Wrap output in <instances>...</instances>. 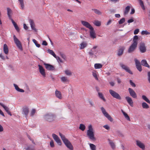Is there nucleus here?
I'll use <instances>...</instances> for the list:
<instances>
[{
    "instance_id": "obj_1",
    "label": "nucleus",
    "mask_w": 150,
    "mask_h": 150,
    "mask_svg": "<svg viewBox=\"0 0 150 150\" xmlns=\"http://www.w3.org/2000/svg\"><path fill=\"white\" fill-rule=\"evenodd\" d=\"M98 47V46H94L88 52L90 58L95 59L97 58V54L98 51L96 49Z\"/></svg>"
},
{
    "instance_id": "obj_2",
    "label": "nucleus",
    "mask_w": 150,
    "mask_h": 150,
    "mask_svg": "<svg viewBox=\"0 0 150 150\" xmlns=\"http://www.w3.org/2000/svg\"><path fill=\"white\" fill-rule=\"evenodd\" d=\"M59 135L66 146L70 150H73L74 148L70 142L64 136L59 133Z\"/></svg>"
},
{
    "instance_id": "obj_3",
    "label": "nucleus",
    "mask_w": 150,
    "mask_h": 150,
    "mask_svg": "<svg viewBox=\"0 0 150 150\" xmlns=\"http://www.w3.org/2000/svg\"><path fill=\"white\" fill-rule=\"evenodd\" d=\"M44 118L48 121L52 122L54 120L55 116L52 113H49L45 115L44 116Z\"/></svg>"
},
{
    "instance_id": "obj_4",
    "label": "nucleus",
    "mask_w": 150,
    "mask_h": 150,
    "mask_svg": "<svg viewBox=\"0 0 150 150\" xmlns=\"http://www.w3.org/2000/svg\"><path fill=\"white\" fill-rule=\"evenodd\" d=\"M101 110L104 116L107 118L110 122H112L113 121V119L108 113L106 112L104 108L103 107H102L101 108Z\"/></svg>"
},
{
    "instance_id": "obj_5",
    "label": "nucleus",
    "mask_w": 150,
    "mask_h": 150,
    "mask_svg": "<svg viewBox=\"0 0 150 150\" xmlns=\"http://www.w3.org/2000/svg\"><path fill=\"white\" fill-rule=\"evenodd\" d=\"M119 65L121 68L130 74H132V72L130 70L129 67L122 63H119Z\"/></svg>"
},
{
    "instance_id": "obj_6",
    "label": "nucleus",
    "mask_w": 150,
    "mask_h": 150,
    "mask_svg": "<svg viewBox=\"0 0 150 150\" xmlns=\"http://www.w3.org/2000/svg\"><path fill=\"white\" fill-rule=\"evenodd\" d=\"M109 93L110 95L114 98L117 99L121 100V98L120 95L115 91L113 90L110 89L109 90Z\"/></svg>"
},
{
    "instance_id": "obj_7",
    "label": "nucleus",
    "mask_w": 150,
    "mask_h": 150,
    "mask_svg": "<svg viewBox=\"0 0 150 150\" xmlns=\"http://www.w3.org/2000/svg\"><path fill=\"white\" fill-rule=\"evenodd\" d=\"M14 41L17 47L21 50H22L21 44L20 41L17 39L15 35L13 36Z\"/></svg>"
},
{
    "instance_id": "obj_8",
    "label": "nucleus",
    "mask_w": 150,
    "mask_h": 150,
    "mask_svg": "<svg viewBox=\"0 0 150 150\" xmlns=\"http://www.w3.org/2000/svg\"><path fill=\"white\" fill-rule=\"evenodd\" d=\"M134 60L135 62L136 67L137 69L140 72H141L142 70V67L140 62L137 59L135 58Z\"/></svg>"
},
{
    "instance_id": "obj_9",
    "label": "nucleus",
    "mask_w": 150,
    "mask_h": 150,
    "mask_svg": "<svg viewBox=\"0 0 150 150\" xmlns=\"http://www.w3.org/2000/svg\"><path fill=\"white\" fill-rule=\"evenodd\" d=\"M139 49L140 52L142 53L145 52L146 50V47L145 44L143 42H141L140 44Z\"/></svg>"
},
{
    "instance_id": "obj_10",
    "label": "nucleus",
    "mask_w": 150,
    "mask_h": 150,
    "mask_svg": "<svg viewBox=\"0 0 150 150\" xmlns=\"http://www.w3.org/2000/svg\"><path fill=\"white\" fill-rule=\"evenodd\" d=\"M43 64L47 70L52 71L54 70V66L45 63H44Z\"/></svg>"
},
{
    "instance_id": "obj_11",
    "label": "nucleus",
    "mask_w": 150,
    "mask_h": 150,
    "mask_svg": "<svg viewBox=\"0 0 150 150\" xmlns=\"http://www.w3.org/2000/svg\"><path fill=\"white\" fill-rule=\"evenodd\" d=\"M38 66L39 67V72L43 77H46V72L45 69L41 65L39 64L38 65Z\"/></svg>"
},
{
    "instance_id": "obj_12",
    "label": "nucleus",
    "mask_w": 150,
    "mask_h": 150,
    "mask_svg": "<svg viewBox=\"0 0 150 150\" xmlns=\"http://www.w3.org/2000/svg\"><path fill=\"white\" fill-rule=\"evenodd\" d=\"M128 91L130 96L133 98H137V95L134 90L131 88H128Z\"/></svg>"
},
{
    "instance_id": "obj_13",
    "label": "nucleus",
    "mask_w": 150,
    "mask_h": 150,
    "mask_svg": "<svg viewBox=\"0 0 150 150\" xmlns=\"http://www.w3.org/2000/svg\"><path fill=\"white\" fill-rule=\"evenodd\" d=\"M81 23L83 26L88 28L90 30L92 29L93 28L91 24L87 21H81Z\"/></svg>"
},
{
    "instance_id": "obj_14",
    "label": "nucleus",
    "mask_w": 150,
    "mask_h": 150,
    "mask_svg": "<svg viewBox=\"0 0 150 150\" xmlns=\"http://www.w3.org/2000/svg\"><path fill=\"white\" fill-rule=\"evenodd\" d=\"M136 144L142 150H144L145 149V146L144 144L140 141L139 140H137L136 141Z\"/></svg>"
},
{
    "instance_id": "obj_15",
    "label": "nucleus",
    "mask_w": 150,
    "mask_h": 150,
    "mask_svg": "<svg viewBox=\"0 0 150 150\" xmlns=\"http://www.w3.org/2000/svg\"><path fill=\"white\" fill-rule=\"evenodd\" d=\"M52 137L54 139L56 142L59 145H61V140L57 135L54 134H52Z\"/></svg>"
},
{
    "instance_id": "obj_16",
    "label": "nucleus",
    "mask_w": 150,
    "mask_h": 150,
    "mask_svg": "<svg viewBox=\"0 0 150 150\" xmlns=\"http://www.w3.org/2000/svg\"><path fill=\"white\" fill-rule=\"evenodd\" d=\"M125 98L128 104L131 106L133 107V103L132 98L129 96H127Z\"/></svg>"
},
{
    "instance_id": "obj_17",
    "label": "nucleus",
    "mask_w": 150,
    "mask_h": 150,
    "mask_svg": "<svg viewBox=\"0 0 150 150\" xmlns=\"http://www.w3.org/2000/svg\"><path fill=\"white\" fill-rule=\"evenodd\" d=\"M137 46L132 44L128 50V52L129 53H131L135 50Z\"/></svg>"
},
{
    "instance_id": "obj_18",
    "label": "nucleus",
    "mask_w": 150,
    "mask_h": 150,
    "mask_svg": "<svg viewBox=\"0 0 150 150\" xmlns=\"http://www.w3.org/2000/svg\"><path fill=\"white\" fill-rule=\"evenodd\" d=\"M125 49V47L122 46L120 47L117 52V55L118 56H121L123 54L124 51Z\"/></svg>"
},
{
    "instance_id": "obj_19",
    "label": "nucleus",
    "mask_w": 150,
    "mask_h": 150,
    "mask_svg": "<svg viewBox=\"0 0 150 150\" xmlns=\"http://www.w3.org/2000/svg\"><path fill=\"white\" fill-rule=\"evenodd\" d=\"M29 22L32 29L35 32L37 31V30L35 28V25L33 21L32 20L30 19L29 20Z\"/></svg>"
},
{
    "instance_id": "obj_20",
    "label": "nucleus",
    "mask_w": 150,
    "mask_h": 150,
    "mask_svg": "<svg viewBox=\"0 0 150 150\" xmlns=\"http://www.w3.org/2000/svg\"><path fill=\"white\" fill-rule=\"evenodd\" d=\"M88 45V44L86 42L83 41L80 44V49L81 50L83 49L86 47Z\"/></svg>"
},
{
    "instance_id": "obj_21",
    "label": "nucleus",
    "mask_w": 150,
    "mask_h": 150,
    "mask_svg": "<svg viewBox=\"0 0 150 150\" xmlns=\"http://www.w3.org/2000/svg\"><path fill=\"white\" fill-rule=\"evenodd\" d=\"M55 95L59 99H61L62 98V95L61 92L56 90L55 91Z\"/></svg>"
},
{
    "instance_id": "obj_22",
    "label": "nucleus",
    "mask_w": 150,
    "mask_h": 150,
    "mask_svg": "<svg viewBox=\"0 0 150 150\" xmlns=\"http://www.w3.org/2000/svg\"><path fill=\"white\" fill-rule=\"evenodd\" d=\"M90 36L91 38L94 39L96 38V36L95 32L93 28L92 30L90 29Z\"/></svg>"
},
{
    "instance_id": "obj_23",
    "label": "nucleus",
    "mask_w": 150,
    "mask_h": 150,
    "mask_svg": "<svg viewBox=\"0 0 150 150\" xmlns=\"http://www.w3.org/2000/svg\"><path fill=\"white\" fill-rule=\"evenodd\" d=\"M108 140L112 149H115V145L114 142L109 139H108Z\"/></svg>"
},
{
    "instance_id": "obj_24",
    "label": "nucleus",
    "mask_w": 150,
    "mask_h": 150,
    "mask_svg": "<svg viewBox=\"0 0 150 150\" xmlns=\"http://www.w3.org/2000/svg\"><path fill=\"white\" fill-rule=\"evenodd\" d=\"M87 134L90 139L92 140L95 139L93 132H87Z\"/></svg>"
},
{
    "instance_id": "obj_25",
    "label": "nucleus",
    "mask_w": 150,
    "mask_h": 150,
    "mask_svg": "<svg viewBox=\"0 0 150 150\" xmlns=\"http://www.w3.org/2000/svg\"><path fill=\"white\" fill-rule=\"evenodd\" d=\"M141 64L145 67H146L148 68H150V66L147 63L145 59H143L141 61Z\"/></svg>"
},
{
    "instance_id": "obj_26",
    "label": "nucleus",
    "mask_w": 150,
    "mask_h": 150,
    "mask_svg": "<svg viewBox=\"0 0 150 150\" xmlns=\"http://www.w3.org/2000/svg\"><path fill=\"white\" fill-rule=\"evenodd\" d=\"M13 86L15 89L18 91L22 93L24 92V91L23 89L19 88L16 84L14 83L13 84Z\"/></svg>"
},
{
    "instance_id": "obj_27",
    "label": "nucleus",
    "mask_w": 150,
    "mask_h": 150,
    "mask_svg": "<svg viewBox=\"0 0 150 150\" xmlns=\"http://www.w3.org/2000/svg\"><path fill=\"white\" fill-rule=\"evenodd\" d=\"M3 50L4 53L6 54H8V46L6 44L4 45Z\"/></svg>"
},
{
    "instance_id": "obj_28",
    "label": "nucleus",
    "mask_w": 150,
    "mask_h": 150,
    "mask_svg": "<svg viewBox=\"0 0 150 150\" xmlns=\"http://www.w3.org/2000/svg\"><path fill=\"white\" fill-rule=\"evenodd\" d=\"M29 112V109L27 107H25L23 108V113L25 115V117L27 116Z\"/></svg>"
},
{
    "instance_id": "obj_29",
    "label": "nucleus",
    "mask_w": 150,
    "mask_h": 150,
    "mask_svg": "<svg viewBox=\"0 0 150 150\" xmlns=\"http://www.w3.org/2000/svg\"><path fill=\"white\" fill-rule=\"evenodd\" d=\"M103 65L100 64L96 63L94 64L95 68L96 69H99L102 68Z\"/></svg>"
},
{
    "instance_id": "obj_30",
    "label": "nucleus",
    "mask_w": 150,
    "mask_h": 150,
    "mask_svg": "<svg viewBox=\"0 0 150 150\" xmlns=\"http://www.w3.org/2000/svg\"><path fill=\"white\" fill-rule=\"evenodd\" d=\"M139 2V3L140 6H141L143 10H145V8L144 4L142 0H138Z\"/></svg>"
},
{
    "instance_id": "obj_31",
    "label": "nucleus",
    "mask_w": 150,
    "mask_h": 150,
    "mask_svg": "<svg viewBox=\"0 0 150 150\" xmlns=\"http://www.w3.org/2000/svg\"><path fill=\"white\" fill-rule=\"evenodd\" d=\"M122 112L124 115L125 117L128 120L130 121V120L129 117L128 115L127 114L124 112L123 110H122Z\"/></svg>"
},
{
    "instance_id": "obj_32",
    "label": "nucleus",
    "mask_w": 150,
    "mask_h": 150,
    "mask_svg": "<svg viewBox=\"0 0 150 150\" xmlns=\"http://www.w3.org/2000/svg\"><path fill=\"white\" fill-rule=\"evenodd\" d=\"M20 3L21 9H23L24 8V3L23 0H18Z\"/></svg>"
},
{
    "instance_id": "obj_33",
    "label": "nucleus",
    "mask_w": 150,
    "mask_h": 150,
    "mask_svg": "<svg viewBox=\"0 0 150 150\" xmlns=\"http://www.w3.org/2000/svg\"><path fill=\"white\" fill-rule=\"evenodd\" d=\"M0 105L3 107L6 112L9 110V108L3 104L2 103L0 102Z\"/></svg>"
},
{
    "instance_id": "obj_34",
    "label": "nucleus",
    "mask_w": 150,
    "mask_h": 150,
    "mask_svg": "<svg viewBox=\"0 0 150 150\" xmlns=\"http://www.w3.org/2000/svg\"><path fill=\"white\" fill-rule=\"evenodd\" d=\"M98 95L100 99L103 100L104 102L106 101V100L104 97L102 93L100 92H98Z\"/></svg>"
},
{
    "instance_id": "obj_35",
    "label": "nucleus",
    "mask_w": 150,
    "mask_h": 150,
    "mask_svg": "<svg viewBox=\"0 0 150 150\" xmlns=\"http://www.w3.org/2000/svg\"><path fill=\"white\" fill-rule=\"evenodd\" d=\"M142 106L143 108L147 109L149 108V105L145 102H143L142 104Z\"/></svg>"
},
{
    "instance_id": "obj_36",
    "label": "nucleus",
    "mask_w": 150,
    "mask_h": 150,
    "mask_svg": "<svg viewBox=\"0 0 150 150\" xmlns=\"http://www.w3.org/2000/svg\"><path fill=\"white\" fill-rule=\"evenodd\" d=\"M64 72L65 74L67 76H71L72 73L71 71L69 70H66Z\"/></svg>"
},
{
    "instance_id": "obj_37",
    "label": "nucleus",
    "mask_w": 150,
    "mask_h": 150,
    "mask_svg": "<svg viewBox=\"0 0 150 150\" xmlns=\"http://www.w3.org/2000/svg\"><path fill=\"white\" fill-rule=\"evenodd\" d=\"M47 51L48 52L52 55L54 57H56V55L54 53V52L52 50H50V49H48L47 50Z\"/></svg>"
},
{
    "instance_id": "obj_38",
    "label": "nucleus",
    "mask_w": 150,
    "mask_h": 150,
    "mask_svg": "<svg viewBox=\"0 0 150 150\" xmlns=\"http://www.w3.org/2000/svg\"><path fill=\"white\" fill-rule=\"evenodd\" d=\"M130 9V7L129 6H127L126 7L125 10L124 12V14L126 15L127 14Z\"/></svg>"
},
{
    "instance_id": "obj_39",
    "label": "nucleus",
    "mask_w": 150,
    "mask_h": 150,
    "mask_svg": "<svg viewBox=\"0 0 150 150\" xmlns=\"http://www.w3.org/2000/svg\"><path fill=\"white\" fill-rule=\"evenodd\" d=\"M92 10L94 11V13L98 15H100L102 14L101 12L99 10L96 9H92Z\"/></svg>"
},
{
    "instance_id": "obj_40",
    "label": "nucleus",
    "mask_w": 150,
    "mask_h": 150,
    "mask_svg": "<svg viewBox=\"0 0 150 150\" xmlns=\"http://www.w3.org/2000/svg\"><path fill=\"white\" fill-rule=\"evenodd\" d=\"M142 98L145 100L147 103H150V101L149 99L146 97L144 95H143L142 96Z\"/></svg>"
},
{
    "instance_id": "obj_41",
    "label": "nucleus",
    "mask_w": 150,
    "mask_h": 150,
    "mask_svg": "<svg viewBox=\"0 0 150 150\" xmlns=\"http://www.w3.org/2000/svg\"><path fill=\"white\" fill-rule=\"evenodd\" d=\"M85 128L86 127L84 125L82 124H81L80 125L79 129L81 130L82 131H84L85 129Z\"/></svg>"
},
{
    "instance_id": "obj_42",
    "label": "nucleus",
    "mask_w": 150,
    "mask_h": 150,
    "mask_svg": "<svg viewBox=\"0 0 150 150\" xmlns=\"http://www.w3.org/2000/svg\"><path fill=\"white\" fill-rule=\"evenodd\" d=\"M61 81L63 82H66L68 81L67 78L65 76L61 77Z\"/></svg>"
},
{
    "instance_id": "obj_43",
    "label": "nucleus",
    "mask_w": 150,
    "mask_h": 150,
    "mask_svg": "<svg viewBox=\"0 0 150 150\" xmlns=\"http://www.w3.org/2000/svg\"><path fill=\"white\" fill-rule=\"evenodd\" d=\"M141 34L142 35H148L150 34V33L148 32L147 30H143L141 32Z\"/></svg>"
},
{
    "instance_id": "obj_44",
    "label": "nucleus",
    "mask_w": 150,
    "mask_h": 150,
    "mask_svg": "<svg viewBox=\"0 0 150 150\" xmlns=\"http://www.w3.org/2000/svg\"><path fill=\"white\" fill-rule=\"evenodd\" d=\"M33 41L34 43L36 46L38 47H39L40 46V44H38L37 41L35 39L33 40Z\"/></svg>"
},
{
    "instance_id": "obj_45",
    "label": "nucleus",
    "mask_w": 150,
    "mask_h": 150,
    "mask_svg": "<svg viewBox=\"0 0 150 150\" xmlns=\"http://www.w3.org/2000/svg\"><path fill=\"white\" fill-rule=\"evenodd\" d=\"M94 24L96 26H99L101 25V22L98 21H94Z\"/></svg>"
},
{
    "instance_id": "obj_46",
    "label": "nucleus",
    "mask_w": 150,
    "mask_h": 150,
    "mask_svg": "<svg viewBox=\"0 0 150 150\" xmlns=\"http://www.w3.org/2000/svg\"><path fill=\"white\" fill-rule=\"evenodd\" d=\"M90 146L92 150H96V146L94 144H90Z\"/></svg>"
},
{
    "instance_id": "obj_47",
    "label": "nucleus",
    "mask_w": 150,
    "mask_h": 150,
    "mask_svg": "<svg viewBox=\"0 0 150 150\" xmlns=\"http://www.w3.org/2000/svg\"><path fill=\"white\" fill-rule=\"evenodd\" d=\"M125 18H123L119 21L118 23L119 24H122L125 22Z\"/></svg>"
},
{
    "instance_id": "obj_48",
    "label": "nucleus",
    "mask_w": 150,
    "mask_h": 150,
    "mask_svg": "<svg viewBox=\"0 0 150 150\" xmlns=\"http://www.w3.org/2000/svg\"><path fill=\"white\" fill-rule=\"evenodd\" d=\"M50 144L51 147L52 148H53L55 146L54 142L53 140H51L50 143Z\"/></svg>"
},
{
    "instance_id": "obj_49",
    "label": "nucleus",
    "mask_w": 150,
    "mask_h": 150,
    "mask_svg": "<svg viewBox=\"0 0 150 150\" xmlns=\"http://www.w3.org/2000/svg\"><path fill=\"white\" fill-rule=\"evenodd\" d=\"M93 129L92 125L90 124L88 126V130L87 131H93Z\"/></svg>"
},
{
    "instance_id": "obj_50",
    "label": "nucleus",
    "mask_w": 150,
    "mask_h": 150,
    "mask_svg": "<svg viewBox=\"0 0 150 150\" xmlns=\"http://www.w3.org/2000/svg\"><path fill=\"white\" fill-rule=\"evenodd\" d=\"M129 83L130 85L132 86L133 87H136V86L135 84L133 83L132 81L131 80H129Z\"/></svg>"
},
{
    "instance_id": "obj_51",
    "label": "nucleus",
    "mask_w": 150,
    "mask_h": 150,
    "mask_svg": "<svg viewBox=\"0 0 150 150\" xmlns=\"http://www.w3.org/2000/svg\"><path fill=\"white\" fill-rule=\"evenodd\" d=\"M7 15H11L12 13V11L10 8H7Z\"/></svg>"
},
{
    "instance_id": "obj_52",
    "label": "nucleus",
    "mask_w": 150,
    "mask_h": 150,
    "mask_svg": "<svg viewBox=\"0 0 150 150\" xmlns=\"http://www.w3.org/2000/svg\"><path fill=\"white\" fill-rule=\"evenodd\" d=\"M55 58L57 59V60L58 61V62H59L60 63H63V62L62 61V60L59 57H57L56 56V57H55Z\"/></svg>"
},
{
    "instance_id": "obj_53",
    "label": "nucleus",
    "mask_w": 150,
    "mask_h": 150,
    "mask_svg": "<svg viewBox=\"0 0 150 150\" xmlns=\"http://www.w3.org/2000/svg\"><path fill=\"white\" fill-rule=\"evenodd\" d=\"M92 74H93V76L95 78V79L96 80H98V77L97 76V74H96V73H95V72H93Z\"/></svg>"
},
{
    "instance_id": "obj_54",
    "label": "nucleus",
    "mask_w": 150,
    "mask_h": 150,
    "mask_svg": "<svg viewBox=\"0 0 150 150\" xmlns=\"http://www.w3.org/2000/svg\"><path fill=\"white\" fill-rule=\"evenodd\" d=\"M35 112V109H33L32 110L30 113V115L33 116Z\"/></svg>"
},
{
    "instance_id": "obj_55",
    "label": "nucleus",
    "mask_w": 150,
    "mask_h": 150,
    "mask_svg": "<svg viewBox=\"0 0 150 150\" xmlns=\"http://www.w3.org/2000/svg\"><path fill=\"white\" fill-rule=\"evenodd\" d=\"M138 41L137 40H135L134 39H133V43L132 44L137 46V45Z\"/></svg>"
},
{
    "instance_id": "obj_56",
    "label": "nucleus",
    "mask_w": 150,
    "mask_h": 150,
    "mask_svg": "<svg viewBox=\"0 0 150 150\" xmlns=\"http://www.w3.org/2000/svg\"><path fill=\"white\" fill-rule=\"evenodd\" d=\"M60 55L62 58H63L65 60H66V58L65 55L61 53Z\"/></svg>"
},
{
    "instance_id": "obj_57",
    "label": "nucleus",
    "mask_w": 150,
    "mask_h": 150,
    "mask_svg": "<svg viewBox=\"0 0 150 150\" xmlns=\"http://www.w3.org/2000/svg\"><path fill=\"white\" fill-rule=\"evenodd\" d=\"M139 32V30L138 29H135L134 32V35L137 34Z\"/></svg>"
},
{
    "instance_id": "obj_58",
    "label": "nucleus",
    "mask_w": 150,
    "mask_h": 150,
    "mask_svg": "<svg viewBox=\"0 0 150 150\" xmlns=\"http://www.w3.org/2000/svg\"><path fill=\"white\" fill-rule=\"evenodd\" d=\"M148 79L150 83V71H149L147 73Z\"/></svg>"
},
{
    "instance_id": "obj_59",
    "label": "nucleus",
    "mask_w": 150,
    "mask_h": 150,
    "mask_svg": "<svg viewBox=\"0 0 150 150\" xmlns=\"http://www.w3.org/2000/svg\"><path fill=\"white\" fill-rule=\"evenodd\" d=\"M103 127H104L107 130H108L110 129V127L108 125H104L103 126Z\"/></svg>"
},
{
    "instance_id": "obj_60",
    "label": "nucleus",
    "mask_w": 150,
    "mask_h": 150,
    "mask_svg": "<svg viewBox=\"0 0 150 150\" xmlns=\"http://www.w3.org/2000/svg\"><path fill=\"white\" fill-rule=\"evenodd\" d=\"M0 57L3 60H5V57L2 55V54H0Z\"/></svg>"
},
{
    "instance_id": "obj_61",
    "label": "nucleus",
    "mask_w": 150,
    "mask_h": 150,
    "mask_svg": "<svg viewBox=\"0 0 150 150\" xmlns=\"http://www.w3.org/2000/svg\"><path fill=\"white\" fill-rule=\"evenodd\" d=\"M88 102L90 104V105H91V106L93 107L94 106V104L92 102V101L89 100Z\"/></svg>"
},
{
    "instance_id": "obj_62",
    "label": "nucleus",
    "mask_w": 150,
    "mask_h": 150,
    "mask_svg": "<svg viewBox=\"0 0 150 150\" xmlns=\"http://www.w3.org/2000/svg\"><path fill=\"white\" fill-rule=\"evenodd\" d=\"M134 21V20L133 18H131V19H129L127 21V22L128 23H131L133 22Z\"/></svg>"
},
{
    "instance_id": "obj_63",
    "label": "nucleus",
    "mask_w": 150,
    "mask_h": 150,
    "mask_svg": "<svg viewBox=\"0 0 150 150\" xmlns=\"http://www.w3.org/2000/svg\"><path fill=\"white\" fill-rule=\"evenodd\" d=\"M16 30L18 31L19 32L20 30L18 26L17 25L16 26H14Z\"/></svg>"
},
{
    "instance_id": "obj_64",
    "label": "nucleus",
    "mask_w": 150,
    "mask_h": 150,
    "mask_svg": "<svg viewBox=\"0 0 150 150\" xmlns=\"http://www.w3.org/2000/svg\"><path fill=\"white\" fill-rule=\"evenodd\" d=\"M26 150H34V149L33 148H30V147H28L26 149Z\"/></svg>"
}]
</instances>
